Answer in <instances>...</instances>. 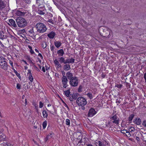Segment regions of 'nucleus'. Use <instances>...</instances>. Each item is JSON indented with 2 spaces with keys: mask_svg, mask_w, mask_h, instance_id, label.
<instances>
[{
  "mask_svg": "<svg viewBox=\"0 0 146 146\" xmlns=\"http://www.w3.org/2000/svg\"><path fill=\"white\" fill-rule=\"evenodd\" d=\"M68 79L70 80V84L72 86H77L78 84V80L76 77H73L72 74H66Z\"/></svg>",
  "mask_w": 146,
  "mask_h": 146,
  "instance_id": "obj_1",
  "label": "nucleus"
},
{
  "mask_svg": "<svg viewBox=\"0 0 146 146\" xmlns=\"http://www.w3.org/2000/svg\"><path fill=\"white\" fill-rule=\"evenodd\" d=\"M86 99L82 97H79L76 101V103L78 106H81V108L83 110L85 109L84 107L87 104Z\"/></svg>",
  "mask_w": 146,
  "mask_h": 146,
  "instance_id": "obj_2",
  "label": "nucleus"
},
{
  "mask_svg": "<svg viewBox=\"0 0 146 146\" xmlns=\"http://www.w3.org/2000/svg\"><path fill=\"white\" fill-rule=\"evenodd\" d=\"M16 22L18 26L21 28L26 26L27 23V21L24 18L21 17H17L16 19Z\"/></svg>",
  "mask_w": 146,
  "mask_h": 146,
  "instance_id": "obj_3",
  "label": "nucleus"
},
{
  "mask_svg": "<svg viewBox=\"0 0 146 146\" xmlns=\"http://www.w3.org/2000/svg\"><path fill=\"white\" fill-rule=\"evenodd\" d=\"M6 4L5 2L2 0H0V15L3 16L8 12V10L5 8Z\"/></svg>",
  "mask_w": 146,
  "mask_h": 146,
  "instance_id": "obj_4",
  "label": "nucleus"
},
{
  "mask_svg": "<svg viewBox=\"0 0 146 146\" xmlns=\"http://www.w3.org/2000/svg\"><path fill=\"white\" fill-rule=\"evenodd\" d=\"M37 31L40 33H42L45 32L47 29L45 25L41 23H38L36 26Z\"/></svg>",
  "mask_w": 146,
  "mask_h": 146,
  "instance_id": "obj_5",
  "label": "nucleus"
},
{
  "mask_svg": "<svg viewBox=\"0 0 146 146\" xmlns=\"http://www.w3.org/2000/svg\"><path fill=\"white\" fill-rule=\"evenodd\" d=\"M110 119L112 121V123L115 125H118L119 124V118L116 114H115L111 117Z\"/></svg>",
  "mask_w": 146,
  "mask_h": 146,
  "instance_id": "obj_6",
  "label": "nucleus"
},
{
  "mask_svg": "<svg viewBox=\"0 0 146 146\" xmlns=\"http://www.w3.org/2000/svg\"><path fill=\"white\" fill-rule=\"evenodd\" d=\"M65 74H62L63 76L62 78V84L63 87L65 88H66L68 86L67 85L68 80L64 75Z\"/></svg>",
  "mask_w": 146,
  "mask_h": 146,
  "instance_id": "obj_7",
  "label": "nucleus"
},
{
  "mask_svg": "<svg viewBox=\"0 0 146 146\" xmlns=\"http://www.w3.org/2000/svg\"><path fill=\"white\" fill-rule=\"evenodd\" d=\"M77 98L78 94L76 93H73L70 94L68 98L70 101L73 102L74 100L77 99Z\"/></svg>",
  "mask_w": 146,
  "mask_h": 146,
  "instance_id": "obj_8",
  "label": "nucleus"
},
{
  "mask_svg": "<svg viewBox=\"0 0 146 146\" xmlns=\"http://www.w3.org/2000/svg\"><path fill=\"white\" fill-rule=\"evenodd\" d=\"M97 112L94 109L91 108L90 110L88 112V116L89 117H92L96 114Z\"/></svg>",
  "mask_w": 146,
  "mask_h": 146,
  "instance_id": "obj_9",
  "label": "nucleus"
},
{
  "mask_svg": "<svg viewBox=\"0 0 146 146\" xmlns=\"http://www.w3.org/2000/svg\"><path fill=\"white\" fill-rule=\"evenodd\" d=\"M103 30V35L104 36L106 37L110 35V30L106 28Z\"/></svg>",
  "mask_w": 146,
  "mask_h": 146,
  "instance_id": "obj_10",
  "label": "nucleus"
},
{
  "mask_svg": "<svg viewBox=\"0 0 146 146\" xmlns=\"http://www.w3.org/2000/svg\"><path fill=\"white\" fill-rule=\"evenodd\" d=\"M115 125L113 123H112V122L110 120V121H109L107 122L106 123V127H114V126Z\"/></svg>",
  "mask_w": 146,
  "mask_h": 146,
  "instance_id": "obj_11",
  "label": "nucleus"
},
{
  "mask_svg": "<svg viewBox=\"0 0 146 146\" xmlns=\"http://www.w3.org/2000/svg\"><path fill=\"white\" fill-rule=\"evenodd\" d=\"M26 13L25 12H23L19 11H16L15 14L18 16H23L26 14Z\"/></svg>",
  "mask_w": 146,
  "mask_h": 146,
  "instance_id": "obj_12",
  "label": "nucleus"
},
{
  "mask_svg": "<svg viewBox=\"0 0 146 146\" xmlns=\"http://www.w3.org/2000/svg\"><path fill=\"white\" fill-rule=\"evenodd\" d=\"M134 122L135 124L138 125H140L141 123V119L139 118H135Z\"/></svg>",
  "mask_w": 146,
  "mask_h": 146,
  "instance_id": "obj_13",
  "label": "nucleus"
},
{
  "mask_svg": "<svg viewBox=\"0 0 146 146\" xmlns=\"http://www.w3.org/2000/svg\"><path fill=\"white\" fill-rule=\"evenodd\" d=\"M35 33L34 31L33 28L31 29L28 31V35H29V36H31V37L35 36Z\"/></svg>",
  "mask_w": 146,
  "mask_h": 146,
  "instance_id": "obj_14",
  "label": "nucleus"
},
{
  "mask_svg": "<svg viewBox=\"0 0 146 146\" xmlns=\"http://www.w3.org/2000/svg\"><path fill=\"white\" fill-rule=\"evenodd\" d=\"M0 146H14L13 145L10 143H8L7 142H3V143L0 144Z\"/></svg>",
  "mask_w": 146,
  "mask_h": 146,
  "instance_id": "obj_15",
  "label": "nucleus"
},
{
  "mask_svg": "<svg viewBox=\"0 0 146 146\" xmlns=\"http://www.w3.org/2000/svg\"><path fill=\"white\" fill-rule=\"evenodd\" d=\"M54 44L56 47L57 48L60 47L62 44L61 42L59 41H55Z\"/></svg>",
  "mask_w": 146,
  "mask_h": 146,
  "instance_id": "obj_16",
  "label": "nucleus"
},
{
  "mask_svg": "<svg viewBox=\"0 0 146 146\" xmlns=\"http://www.w3.org/2000/svg\"><path fill=\"white\" fill-rule=\"evenodd\" d=\"M9 23H11V25L14 27H17V25L15 23V21L13 19H10L9 20Z\"/></svg>",
  "mask_w": 146,
  "mask_h": 146,
  "instance_id": "obj_17",
  "label": "nucleus"
},
{
  "mask_svg": "<svg viewBox=\"0 0 146 146\" xmlns=\"http://www.w3.org/2000/svg\"><path fill=\"white\" fill-rule=\"evenodd\" d=\"M74 59L72 58H71L70 59H68L65 60L66 63H74Z\"/></svg>",
  "mask_w": 146,
  "mask_h": 146,
  "instance_id": "obj_18",
  "label": "nucleus"
},
{
  "mask_svg": "<svg viewBox=\"0 0 146 146\" xmlns=\"http://www.w3.org/2000/svg\"><path fill=\"white\" fill-rule=\"evenodd\" d=\"M2 64V65H0L1 68L5 70H6L7 69V65L6 62H3Z\"/></svg>",
  "mask_w": 146,
  "mask_h": 146,
  "instance_id": "obj_19",
  "label": "nucleus"
},
{
  "mask_svg": "<svg viewBox=\"0 0 146 146\" xmlns=\"http://www.w3.org/2000/svg\"><path fill=\"white\" fill-rule=\"evenodd\" d=\"M55 35V33L54 32H52L48 35V36L50 38H54Z\"/></svg>",
  "mask_w": 146,
  "mask_h": 146,
  "instance_id": "obj_20",
  "label": "nucleus"
},
{
  "mask_svg": "<svg viewBox=\"0 0 146 146\" xmlns=\"http://www.w3.org/2000/svg\"><path fill=\"white\" fill-rule=\"evenodd\" d=\"M6 138V135L2 133H0V140L5 141Z\"/></svg>",
  "mask_w": 146,
  "mask_h": 146,
  "instance_id": "obj_21",
  "label": "nucleus"
},
{
  "mask_svg": "<svg viewBox=\"0 0 146 146\" xmlns=\"http://www.w3.org/2000/svg\"><path fill=\"white\" fill-rule=\"evenodd\" d=\"M105 142H106V143L105 144H104V142L103 141L102 142L100 141H98L99 146H106V144L107 145H108V142H107L106 141H105Z\"/></svg>",
  "mask_w": 146,
  "mask_h": 146,
  "instance_id": "obj_22",
  "label": "nucleus"
},
{
  "mask_svg": "<svg viewBox=\"0 0 146 146\" xmlns=\"http://www.w3.org/2000/svg\"><path fill=\"white\" fill-rule=\"evenodd\" d=\"M64 94L67 97H69L70 95V89H68L64 91Z\"/></svg>",
  "mask_w": 146,
  "mask_h": 146,
  "instance_id": "obj_23",
  "label": "nucleus"
},
{
  "mask_svg": "<svg viewBox=\"0 0 146 146\" xmlns=\"http://www.w3.org/2000/svg\"><path fill=\"white\" fill-rule=\"evenodd\" d=\"M134 114H131L128 118V121H129V123H131L132 121L134 116Z\"/></svg>",
  "mask_w": 146,
  "mask_h": 146,
  "instance_id": "obj_24",
  "label": "nucleus"
},
{
  "mask_svg": "<svg viewBox=\"0 0 146 146\" xmlns=\"http://www.w3.org/2000/svg\"><path fill=\"white\" fill-rule=\"evenodd\" d=\"M42 115L44 117L47 118L48 116V114L47 111L45 110H43L42 112Z\"/></svg>",
  "mask_w": 146,
  "mask_h": 146,
  "instance_id": "obj_25",
  "label": "nucleus"
},
{
  "mask_svg": "<svg viewBox=\"0 0 146 146\" xmlns=\"http://www.w3.org/2000/svg\"><path fill=\"white\" fill-rule=\"evenodd\" d=\"M77 135H78V137H77V138H75H75L74 139L73 142H74L75 141H76L77 140H79L80 139H82V134H80V135H78V134Z\"/></svg>",
  "mask_w": 146,
  "mask_h": 146,
  "instance_id": "obj_26",
  "label": "nucleus"
},
{
  "mask_svg": "<svg viewBox=\"0 0 146 146\" xmlns=\"http://www.w3.org/2000/svg\"><path fill=\"white\" fill-rule=\"evenodd\" d=\"M54 133L52 131L50 133L46 136L48 137L49 139H50L52 137Z\"/></svg>",
  "mask_w": 146,
  "mask_h": 146,
  "instance_id": "obj_27",
  "label": "nucleus"
},
{
  "mask_svg": "<svg viewBox=\"0 0 146 146\" xmlns=\"http://www.w3.org/2000/svg\"><path fill=\"white\" fill-rule=\"evenodd\" d=\"M57 53L59 55L62 56L64 54V52L62 49H60L57 51Z\"/></svg>",
  "mask_w": 146,
  "mask_h": 146,
  "instance_id": "obj_28",
  "label": "nucleus"
},
{
  "mask_svg": "<svg viewBox=\"0 0 146 146\" xmlns=\"http://www.w3.org/2000/svg\"><path fill=\"white\" fill-rule=\"evenodd\" d=\"M25 69L23 70V72H26L27 73H31V71L30 70L28 69V67L27 66L25 67Z\"/></svg>",
  "mask_w": 146,
  "mask_h": 146,
  "instance_id": "obj_29",
  "label": "nucleus"
},
{
  "mask_svg": "<svg viewBox=\"0 0 146 146\" xmlns=\"http://www.w3.org/2000/svg\"><path fill=\"white\" fill-rule=\"evenodd\" d=\"M47 125V121L46 120L45 121H44L42 123V127L43 129H44Z\"/></svg>",
  "mask_w": 146,
  "mask_h": 146,
  "instance_id": "obj_30",
  "label": "nucleus"
},
{
  "mask_svg": "<svg viewBox=\"0 0 146 146\" xmlns=\"http://www.w3.org/2000/svg\"><path fill=\"white\" fill-rule=\"evenodd\" d=\"M64 70H69L70 68V66L69 64H66L64 65Z\"/></svg>",
  "mask_w": 146,
  "mask_h": 146,
  "instance_id": "obj_31",
  "label": "nucleus"
},
{
  "mask_svg": "<svg viewBox=\"0 0 146 146\" xmlns=\"http://www.w3.org/2000/svg\"><path fill=\"white\" fill-rule=\"evenodd\" d=\"M59 61L60 63H64V64H66L65 61L63 57H61L59 58Z\"/></svg>",
  "mask_w": 146,
  "mask_h": 146,
  "instance_id": "obj_32",
  "label": "nucleus"
},
{
  "mask_svg": "<svg viewBox=\"0 0 146 146\" xmlns=\"http://www.w3.org/2000/svg\"><path fill=\"white\" fill-rule=\"evenodd\" d=\"M66 124L68 126V127L70 126V120L68 119H67L65 120Z\"/></svg>",
  "mask_w": 146,
  "mask_h": 146,
  "instance_id": "obj_33",
  "label": "nucleus"
},
{
  "mask_svg": "<svg viewBox=\"0 0 146 146\" xmlns=\"http://www.w3.org/2000/svg\"><path fill=\"white\" fill-rule=\"evenodd\" d=\"M29 78L31 82H33L34 78L32 75V74H29Z\"/></svg>",
  "mask_w": 146,
  "mask_h": 146,
  "instance_id": "obj_34",
  "label": "nucleus"
},
{
  "mask_svg": "<svg viewBox=\"0 0 146 146\" xmlns=\"http://www.w3.org/2000/svg\"><path fill=\"white\" fill-rule=\"evenodd\" d=\"M2 32L0 31V38L2 40H3L5 38L4 37L5 35L2 34Z\"/></svg>",
  "mask_w": 146,
  "mask_h": 146,
  "instance_id": "obj_35",
  "label": "nucleus"
},
{
  "mask_svg": "<svg viewBox=\"0 0 146 146\" xmlns=\"http://www.w3.org/2000/svg\"><path fill=\"white\" fill-rule=\"evenodd\" d=\"M87 96L90 99H92L93 98V96L92 94L91 93H88L87 94Z\"/></svg>",
  "mask_w": 146,
  "mask_h": 146,
  "instance_id": "obj_36",
  "label": "nucleus"
},
{
  "mask_svg": "<svg viewBox=\"0 0 146 146\" xmlns=\"http://www.w3.org/2000/svg\"><path fill=\"white\" fill-rule=\"evenodd\" d=\"M28 48L30 49V52L31 53V54H33L35 53V52L33 51V50L32 49V47L31 46L29 45L28 46Z\"/></svg>",
  "mask_w": 146,
  "mask_h": 146,
  "instance_id": "obj_37",
  "label": "nucleus"
},
{
  "mask_svg": "<svg viewBox=\"0 0 146 146\" xmlns=\"http://www.w3.org/2000/svg\"><path fill=\"white\" fill-rule=\"evenodd\" d=\"M83 139L84 140V141L83 142L84 143V145H86L87 143V140H88V138L86 137H84Z\"/></svg>",
  "mask_w": 146,
  "mask_h": 146,
  "instance_id": "obj_38",
  "label": "nucleus"
},
{
  "mask_svg": "<svg viewBox=\"0 0 146 146\" xmlns=\"http://www.w3.org/2000/svg\"><path fill=\"white\" fill-rule=\"evenodd\" d=\"M33 105L35 107V109L38 111V105L35 102L33 103Z\"/></svg>",
  "mask_w": 146,
  "mask_h": 146,
  "instance_id": "obj_39",
  "label": "nucleus"
},
{
  "mask_svg": "<svg viewBox=\"0 0 146 146\" xmlns=\"http://www.w3.org/2000/svg\"><path fill=\"white\" fill-rule=\"evenodd\" d=\"M3 62H6L5 59L3 58L0 57V65H2V63H3Z\"/></svg>",
  "mask_w": 146,
  "mask_h": 146,
  "instance_id": "obj_40",
  "label": "nucleus"
},
{
  "mask_svg": "<svg viewBox=\"0 0 146 146\" xmlns=\"http://www.w3.org/2000/svg\"><path fill=\"white\" fill-rule=\"evenodd\" d=\"M82 86L81 85H80L79 86L78 89V92L79 93H80L82 92Z\"/></svg>",
  "mask_w": 146,
  "mask_h": 146,
  "instance_id": "obj_41",
  "label": "nucleus"
},
{
  "mask_svg": "<svg viewBox=\"0 0 146 146\" xmlns=\"http://www.w3.org/2000/svg\"><path fill=\"white\" fill-rule=\"evenodd\" d=\"M83 141H82V139H80L79 140H77L76 141V145H78L79 143H81L83 142Z\"/></svg>",
  "mask_w": 146,
  "mask_h": 146,
  "instance_id": "obj_42",
  "label": "nucleus"
},
{
  "mask_svg": "<svg viewBox=\"0 0 146 146\" xmlns=\"http://www.w3.org/2000/svg\"><path fill=\"white\" fill-rule=\"evenodd\" d=\"M42 46L43 48H45L46 46V44L45 42H43L42 44Z\"/></svg>",
  "mask_w": 146,
  "mask_h": 146,
  "instance_id": "obj_43",
  "label": "nucleus"
},
{
  "mask_svg": "<svg viewBox=\"0 0 146 146\" xmlns=\"http://www.w3.org/2000/svg\"><path fill=\"white\" fill-rule=\"evenodd\" d=\"M39 107L40 108H42L43 106V103L42 102H40L39 104Z\"/></svg>",
  "mask_w": 146,
  "mask_h": 146,
  "instance_id": "obj_44",
  "label": "nucleus"
},
{
  "mask_svg": "<svg viewBox=\"0 0 146 146\" xmlns=\"http://www.w3.org/2000/svg\"><path fill=\"white\" fill-rule=\"evenodd\" d=\"M21 86L19 84L17 83V84L16 88L20 90L21 89Z\"/></svg>",
  "mask_w": 146,
  "mask_h": 146,
  "instance_id": "obj_45",
  "label": "nucleus"
},
{
  "mask_svg": "<svg viewBox=\"0 0 146 146\" xmlns=\"http://www.w3.org/2000/svg\"><path fill=\"white\" fill-rule=\"evenodd\" d=\"M122 131H125V133L128 134L127 135H128V136H129V137H130L131 136V134H130V133L127 130H122Z\"/></svg>",
  "mask_w": 146,
  "mask_h": 146,
  "instance_id": "obj_46",
  "label": "nucleus"
},
{
  "mask_svg": "<svg viewBox=\"0 0 146 146\" xmlns=\"http://www.w3.org/2000/svg\"><path fill=\"white\" fill-rule=\"evenodd\" d=\"M54 62L56 66L60 64L57 59H55L54 61Z\"/></svg>",
  "mask_w": 146,
  "mask_h": 146,
  "instance_id": "obj_47",
  "label": "nucleus"
},
{
  "mask_svg": "<svg viewBox=\"0 0 146 146\" xmlns=\"http://www.w3.org/2000/svg\"><path fill=\"white\" fill-rule=\"evenodd\" d=\"M122 86V84H117L115 85V87H117L118 88H121Z\"/></svg>",
  "mask_w": 146,
  "mask_h": 146,
  "instance_id": "obj_48",
  "label": "nucleus"
},
{
  "mask_svg": "<svg viewBox=\"0 0 146 146\" xmlns=\"http://www.w3.org/2000/svg\"><path fill=\"white\" fill-rule=\"evenodd\" d=\"M142 125L144 127H146V120H144L143 121Z\"/></svg>",
  "mask_w": 146,
  "mask_h": 146,
  "instance_id": "obj_49",
  "label": "nucleus"
},
{
  "mask_svg": "<svg viewBox=\"0 0 146 146\" xmlns=\"http://www.w3.org/2000/svg\"><path fill=\"white\" fill-rule=\"evenodd\" d=\"M121 102V101L120 100H118V99H117L116 103L117 104V105H118Z\"/></svg>",
  "mask_w": 146,
  "mask_h": 146,
  "instance_id": "obj_50",
  "label": "nucleus"
},
{
  "mask_svg": "<svg viewBox=\"0 0 146 146\" xmlns=\"http://www.w3.org/2000/svg\"><path fill=\"white\" fill-rule=\"evenodd\" d=\"M54 48L55 47L54 46H51L50 48L51 50L52 51H53L54 50Z\"/></svg>",
  "mask_w": 146,
  "mask_h": 146,
  "instance_id": "obj_51",
  "label": "nucleus"
},
{
  "mask_svg": "<svg viewBox=\"0 0 146 146\" xmlns=\"http://www.w3.org/2000/svg\"><path fill=\"white\" fill-rule=\"evenodd\" d=\"M9 63L11 64V65L12 66L13 68V62L11 60H10L9 61Z\"/></svg>",
  "mask_w": 146,
  "mask_h": 146,
  "instance_id": "obj_52",
  "label": "nucleus"
},
{
  "mask_svg": "<svg viewBox=\"0 0 146 146\" xmlns=\"http://www.w3.org/2000/svg\"><path fill=\"white\" fill-rule=\"evenodd\" d=\"M18 78L20 79L21 78V77L20 76V74H15Z\"/></svg>",
  "mask_w": 146,
  "mask_h": 146,
  "instance_id": "obj_53",
  "label": "nucleus"
},
{
  "mask_svg": "<svg viewBox=\"0 0 146 146\" xmlns=\"http://www.w3.org/2000/svg\"><path fill=\"white\" fill-rule=\"evenodd\" d=\"M48 139H49L48 138V137L46 136V137L44 139V141L45 142H46L48 140Z\"/></svg>",
  "mask_w": 146,
  "mask_h": 146,
  "instance_id": "obj_54",
  "label": "nucleus"
},
{
  "mask_svg": "<svg viewBox=\"0 0 146 146\" xmlns=\"http://www.w3.org/2000/svg\"><path fill=\"white\" fill-rule=\"evenodd\" d=\"M38 56H39L41 58H42L43 57L42 55V54L40 53H39L38 54Z\"/></svg>",
  "mask_w": 146,
  "mask_h": 146,
  "instance_id": "obj_55",
  "label": "nucleus"
},
{
  "mask_svg": "<svg viewBox=\"0 0 146 146\" xmlns=\"http://www.w3.org/2000/svg\"><path fill=\"white\" fill-rule=\"evenodd\" d=\"M105 74H102V76L103 78H104L105 77L106 75Z\"/></svg>",
  "mask_w": 146,
  "mask_h": 146,
  "instance_id": "obj_56",
  "label": "nucleus"
},
{
  "mask_svg": "<svg viewBox=\"0 0 146 146\" xmlns=\"http://www.w3.org/2000/svg\"><path fill=\"white\" fill-rule=\"evenodd\" d=\"M56 66H57V67L58 68H60L61 66V64H58L57 65H56Z\"/></svg>",
  "mask_w": 146,
  "mask_h": 146,
  "instance_id": "obj_57",
  "label": "nucleus"
},
{
  "mask_svg": "<svg viewBox=\"0 0 146 146\" xmlns=\"http://www.w3.org/2000/svg\"><path fill=\"white\" fill-rule=\"evenodd\" d=\"M144 78L145 80V82L146 83V74H144Z\"/></svg>",
  "mask_w": 146,
  "mask_h": 146,
  "instance_id": "obj_58",
  "label": "nucleus"
},
{
  "mask_svg": "<svg viewBox=\"0 0 146 146\" xmlns=\"http://www.w3.org/2000/svg\"><path fill=\"white\" fill-rule=\"evenodd\" d=\"M86 145L87 146H93L92 144H86Z\"/></svg>",
  "mask_w": 146,
  "mask_h": 146,
  "instance_id": "obj_59",
  "label": "nucleus"
},
{
  "mask_svg": "<svg viewBox=\"0 0 146 146\" xmlns=\"http://www.w3.org/2000/svg\"><path fill=\"white\" fill-rule=\"evenodd\" d=\"M136 139L137 141H139V137L137 136L136 137Z\"/></svg>",
  "mask_w": 146,
  "mask_h": 146,
  "instance_id": "obj_60",
  "label": "nucleus"
},
{
  "mask_svg": "<svg viewBox=\"0 0 146 146\" xmlns=\"http://www.w3.org/2000/svg\"><path fill=\"white\" fill-rule=\"evenodd\" d=\"M39 13L41 15H43L44 14V13L41 11H40V12Z\"/></svg>",
  "mask_w": 146,
  "mask_h": 146,
  "instance_id": "obj_61",
  "label": "nucleus"
},
{
  "mask_svg": "<svg viewBox=\"0 0 146 146\" xmlns=\"http://www.w3.org/2000/svg\"><path fill=\"white\" fill-rule=\"evenodd\" d=\"M25 105L26 106L27 104V99H25Z\"/></svg>",
  "mask_w": 146,
  "mask_h": 146,
  "instance_id": "obj_62",
  "label": "nucleus"
},
{
  "mask_svg": "<svg viewBox=\"0 0 146 146\" xmlns=\"http://www.w3.org/2000/svg\"><path fill=\"white\" fill-rule=\"evenodd\" d=\"M42 70L44 72H45V68L44 67H43L42 68Z\"/></svg>",
  "mask_w": 146,
  "mask_h": 146,
  "instance_id": "obj_63",
  "label": "nucleus"
},
{
  "mask_svg": "<svg viewBox=\"0 0 146 146\" xmlns=\"http://www.w3.org/2000/svg\"><path fill=\"white\" fill-rule=\"evenodd\" d=\"M23 62L26 64H27V65H28V64H27V62L26 61L24 60H22Z\"/></svg>",
  "mask_w": 146,
  "mask_h": 146,
  "instance_id": "obj_64",
  "label": "nucleus"
}]
</instances>
